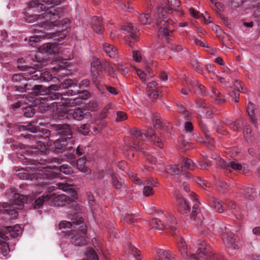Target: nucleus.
Here are the masks:
<instances>
[{
	"label": "nucleus",
	"mask_w": 260,
	"mask_h": 260,
	"mask_svg": "<svg viewBox=\"0 0 260 260\" xmlns=\"http://www.w3.org/2000/svg\"><path fill=\"white\" fill-rule=\"evenodd\" d=\"M78 94L76 99H86L89 93L85 90H81L77 82L67 79L62 82L60 86L52 84L48 87L47 91L40 96V101L42 103L51 102L53 100H61L62 103L72 105L76 104V99L66 98V95L73 96Z\"/></svg>",
	"instance_id": "2"
},
{
	"label": "nucleus",
	"mask_w": 260,
	"mask_h": 260,
	"mask_svg": "<svg viewBox=\"0 0 260 260\" xmlns=\"http://www.w3.org/2000/svg\"><path fill=\"white\" fill-rule=\"evenodd\" d=\"M245 211L239 208H237L235 211H233V214L238 220H242L244 217Z\"/></svg>",
	"instance_id": "53"
},
{
	"label": "nucleus",
	"mask_w": 260,
	"mask_h": 260,
	"mask_svg": "<svg viewBox=\"0 0 260 260\" xmlns=\"http://www.w3.org/2000/svg\"><path fill=\"white\" fill-rule=\"evenodd\" d=\"M86 259L85 260H99L95 251L92 248H88L86 251Z\"/></svg>",
	"instance_id": "40"
},
{
	"label": "nucleus",
	"mask_w": 260,
	"mask_h": 260,
	"mask_svg": "<svg viewBox=\"0 0 260 260\" xmlns=\"http://www.w3.org/2000/svg\"><path fill=\"white\" fill-rule=\"evenodd\" d=\"M101 60L99 59L94 60L91 63L92 71H96L98 67L100 66Z\"/></svg>",
	"instance_id": "61"
},
{
	"label": "nucleus",
	"mask_w": 260,
	"mask_h": 260,
	"mask_svg": "<svg viewBox=\"0 0 260 260\" xmlns=\"http://www.w3.org/2000/svg\"><path fill=\"white\" fill-rule=\"evenodd\" d=\"M240 92H243V88H241V91L240 89H231L229 91V94L232 98V101H234L235 102L237 103L239 102V98Z\"/></svg>",
	"instance_id": "43"
},
{
	"label": "nucleus",
	"mask_w": 260,
	"mask_h": 260,
	"mask_svg": "<svg viewBox=\"0 0 260 260\" xmlns=\"http://www.w3.org/2000/svg\"><path fill=\"white\" fill-rule=\"evenodd\" d=\"M211 96L214 99L215 103L217 104L222 105L226 102L224 95L216 88H212Z\"/></svg>",
	"instance_id": "29"
},
{
	"label": "nucleus",
	"mask_w": 260,
	"mask_h": 260,
	"mask_svg": "<svg viewBox=\"0 0 260 260\" xmlns=\"http://www.w3.org/2000/svg\"><path fill=\"white\" fill-rule=\"evenodd\" d=\"M52 126L53 129L61 138H65L68 140H72L73 133L70 125L68 124H54Z\"/></svg>",
	"instance_id": "17"
},
{
	"label": "nucleus",
	"mask_w": 260,
	"mask_h": 260,
	"mask_svg": "<svg viewBox=\"0 0 260 260\" xmlns=\"http://www.w3.org/2000/svg\"><path fill=\"white\" fill-rule=\"evenodd\" d=\"M196 88L197 89L194 91V92H197L198 93H202L204 95H206L205 88L204 85L199 84L198 82H197L196 84Z\"/></svg>",
	"instance_id": "60"
},
{
	"label": "nucleus",
	"mask_w": 260,
	"mask_h": 260,
	"mask_svg": "<svg viewBox=\"0 0 260 260\" xmlns=\"http://www.w3.org/2000/svg\"><path fill=\"white\" fill-rule=\"evenodd\" d=\"M137 73L143 82H145L146 81L147 76L143 71L138 69L137 70Z\"/></svg>",
	"instance_id": "63"
},
{
	"label": "nucleus",
	"mask_w": 260,
	"mask_h": 260,
	"mask_svg": "<svg viewBox=\"0 0 260 260\" xmlns=\"http://www.w3.org/2000/svg\"><path fill=\"white\" fill-rule=\"evenodd\" d=\"M178 203V211L183 215H187L190 211V206L181 194L176 195Z\"/></svg>",
	"instance_id": "20"
},
{
	"label": "nucleus",
	"mask_w": 260,
	"mask_h": 260,
	"mask_svg": "<svg viewBox=\"0 0 260 260\" xmlns=\"http://www.w3.org/2000/svg\"><path fill=\"white\" fill-rule=\"evenodd\" d=\"M191 66L193 69L199 73H202L203 68L201 63L196 60H192L191 62Z\"/></svg>",
	"instance_id": "50"
},
{
	"label": "nucleus",
	"mask_w": 260,
	"mask_h": 260,
	"mask_svg": "<svg viewBox=\"0 0 260 260\" xmlns=\"http://www.w3.org/2000/svg\"><path fill=\"white\" fill-rule=\"evenodd\" d=\"M59 170L61 172L66 174H70L73 172L72 168L67 164H63L60 166Z\"/></svg>",
	"instance_id": "55"
},
{
	"label": "nucleus",
	"mask_w": 260,
	"mask_h": 260,
	"mask_svg": "<svg viewBox=\"0 0 260 260\" xmlns=\"http://www.w3.org/2000/svg\"><path fill=\"white\" fill-rule=\"evenodd\" d=\"M79 87H80V89L81 90H83V88L85 87H87L89 85V81L88 79L83 80L80 83H78Z\"/></svg>",
	"instance_id": "64"
},
{
	"label": "nucleus",
	"mask_w": 260,
	"mask_h": 260,
	"mask_svg": "<svg viewBox=\"0 0 260 260\" xmlns=\"http://www.w3.org/2000/svg\"><path fill=\"white\" fill-rule=\"evenodd\" d=\"M25 160L23 161V164L26 165L30 162L31 166L28 168L32 170H36L37 171L31 174H28L25 172L23 168H21L16 171V175L20 179L27 180L30 178L31 180H36L39 181V184L43 185L47 184V180H50L54 177V173L47 167H42L41 164L37 162L34 160H30V159L25 157Z\"/></svg>",
	"instance_id": "6"
},
{
	"label": "nucleus",
	"mask_w": 260,
	"mask_h": 260,
	"mask_svg": "<svg viewBox=\"0 0 260 260\" xmlns=\"http://www.w3.org/2000/svg\"><path fill=\"white\" fill-rule=\"evenodd\" d=\"M222 238L225 245L227 247L232 249L237 248V237L233 233H229V231H228L224 234Z\"/></svg>",
	"instance_id": "23"
},
{
	"label": "nucleus",
	"mask_w": 260,
	"mask_h": 260,
	"mask_svg": "<svg viewBox=\"0 0 260 260\" xmlns=\"http://www.w3.org/2000/svg\"><path fill=\"white\" fill-rule=\"evenodd\" d=\"M34 31L36 35L29 37V44L32 45L34 43H37L40 41L41 39H45L47 37L45 32L42 30L34 29Z\"/></svg>",
	"instance_id": "28"
},
{
	"label": "nucleus",
	"mask_w": 260,
	"mask_h": 260,
	"mask_svg": "<svg viewBox=\"0 0 260 260\" xmlns=\"http://www.w3.org/2000/svg\"><path fill=\"white\" fill-rule=\"evenodd\" d=\"M22 233V230L19 225H15L14 226H9L3 228L0 231V253L3 256H7L9 252L10 248L6 241L9 240V236L13 238L17 237Z\"/></svg>",
	"instance_id": "13"
},
{
	"label": "nucleus",
	"mask_w": 260,
	"mask_h": 260,
	"mask_svg": "<svg viewBox=\"0 0 260 260\" xmlns=\"http://www.w3.org/2000/svg\"><path fill=\"white\" fill-rule=\"evenodd\" d=\"M68 116L69 120L73 119L80 121L84 118H88L90 116V113L87 112L85 109L78 108L69 110Z\"/></svg>",
	"instance_id": "18"
},
{
	"label": "nucleus",
	"mask_w": 260,
	"mask_h": 260,
	"mask_svg": "<svg viewBox=\"0 0 260 260\" xmlns=\"http://www.w3.org/2000/svg\"><path fill=\"white\" fill-rule=\"evenodd\" d=\"M143 194L146 197L151 196L153 194L154 191L152 187L150 186L145 185L143 188Z\"/></svg>",
	"instance_id": "58"
},
{
	"label": "nucleus",
	"mask_w": 260,
	"mask_h": 260,
	"mask_svg": "<svg viewBox=\"0 0 260 260\" xmlns=\"http://www.w3.org/2000/svg\"><path fill=\"white\" fill-rule=\"evenodd\" d=\"M130 133L132 135V146L137 151H140L145 153L144 148L142 147V145L143 144V141L146 140L153 143L160 148L164 147L162 140L154 134L152 128L146 132L145 130L141 131L134 128L131 130Z\"/></svg>",
	"instance_id": "9"
},
{
	"label": "nucleus",
	"mask_w": 260,
	"mask_h": 260,
	"mask_svg": "<svg viewBox=\"0 0 260 260\" xmlns=\"http://www.w3.org/2000/svg\"><path fill=\"white\" fill-rule=\"evenodd\" d=\"M103 47L105 52L110 57L115 58L118 56L117 49L113 45L105 43Z\"/></svg>",
	"instance_id": "31"
},
{
	"label": "nucleus",
	"mask_w": 260,
	"mask_h": 260,
	"mask_svg": "<svg viewBox=\"0 0 260 260\" xmlns=\"http://www.w3.org/2000/svg\"><path fill=\"white\" fill-rule=\"evenodd\" d=\"M39 109L41 112L51 110L53 112L54 118L58 119H69L68 112L67 106L71 105L62 103L61 100H53L51 102L42 103L40 101Z\"/></svg>",
	"instance_id": "12"
},
{
	"label": "nucleus",
	"mask_w": 260,
	"mask_h": 260,
	"mask_svg": "<svg viewBox=\"0 0 260 260\" xmlns=\"http://www.w3.org/2000/svg\"><path fill=\"white\" fill-rule=\"evenodd\" d=\"M217 165L226 172H231L232 170H242L243 168L242 165L236 160L226 161L222 158H220L217 161Z\"/></svg>",
	"instance_id": "16"
},
{
	"label": "nucleus",
	"mask_w": 260,
	"mask_h": 260,
	"mask_svg": "<svg viewBox=\"0 0 260 260\" xmlns=\"http://www.w3.org/2000/svg\"><path fill=\"white\" fill-rule=\"evenodd\" d=\"M78 131L83 135H86L89 132V125L88 124H84L78 127Z\"/></svg>",
	"instance_id": "57"
},
{
	"label": "nucleus",
	"mask_w": 260,
	"mask_h": 260,
	"mask_svg": "<svg viewBox=\"0 0 260 260\" xmlns=\"http://www.w3.org/2000/svg\"><path fill=\"white\" fill-rule=\"evenodd\" d=\"M57 185L59 189L68 192L71 196L74 197L77 195L74 188L72 187L71 184L59 182L57 183Z\"/></svg>",
	"instance_id": "35"
},
{
	"label": "nucleus",
	"mask_w": 260,
	"mask_h": 260,
	"mask_svg": "<svg viewBox=\"0 0 260 260\" xmlns=\"http://www.w3.org/2000/svg\"><path fill=\"white\" fill-rule=\"evenodd\" d=\"M92 80H93L94 84H95L98 83V82L101 81V79L100 78L99 72L98 71H92Z\"/></svg>",
	"instance_id": "62"
},
{
	"label": "nucleus",
	"mask_w": 260,
	"mask_h": 260,
	"mask_svg": "<svg viewBox=\"0 0 260 260\" xmlns=\"http://www.w3.org/2000/svg\"><path fill=\"white\" fill-rule=\"evenodd\" d=\"M112 184L116 189H120L122 186L123 181L118 179L115 175H112Z\"/></svg>",
	"instance_id": "46"
},
{
	"label": "nucleus",
	"mask_w": 260,
	"mask_h": 260,
	"mask_svg": "<svg viewBox=\"0 0 260 260\" xmlns=\"http://www.w3.org/2000/svg\"><path fill=\"white\" fill-rule=\"evenodd\" d=\"M63 0H32L28 5V9H32L34 12H44L39 15H35L28 17L26 20L28 22H32L33 20H36V23L34 25L41 26L42 28L49 29H53L54 27L59 28L60 26L57 22L59 18V12L56 10L53 6L48 7L50 4L57 5ZM69 22L68 19L63 20L61 22V28H57V31H62L66 30L67 26L66 25Z\"/></svg>",
	"instance_id": "1"
},
{
	"label": "nucleus",
	"mask_w": 260,
	"mask_h": 260,
	"mask_svg": "<svg viewBox=\"0 0 260 260\" xmlns=\"http://www.w3.org/2000/svg\"><path fill=\"white\" fill-rule=\"evenodd\" d=\"M29 58L27 57L25 59L23 58H19L17 60V68L22 71L25 72L27 74L30 75L35 72V67L30 66L28 62Z\"/></svg>",
	"instance_id": "22"
},
{
	"label": "nucleus",
	"mask_w": 260,
	"mask_h": 260,
	"mask_svg": "<svg viewBox=\"0 0 260 260\" xmlns=\"http://www.w3.org/2000/svg\"><path fill=\"white\" fill-rule=\"evenodd\" d=\"M140 23L142 24H147L151 22V18L148 13H142L139 15L138 17Z\"/></svg>",
	"instance_id": "44"
},
{
	"label": "nucleus",
	"mask_w": 260,
	"mask_h": 260,
	"mask_svg": "<svg viewBox=\"0 0 260 260\" xmlns=\"http://www.w3.org/2000/svg\"><path fill=\"white\" fill-rule=\"evenodd\" d=\"M99 91L102 93H105L107 90V85L103 83L101 81L95 84Z\"/></svg>",
	"instance_id": "59"
},
{
	"label": "nucleus",
	"mask_w": 260,
	"mask_h": 260,
	"mask_svg": "<svg viewBox=\"0 0 260 260\" xmlns=\"http://www.w3.org/2000/svg\"><path fill=\"white\" fill-rule=\"evenodd\" d=\"M224 123L234 131H238L240 127L239 121L238 120L232 121L229 119H226L224 121Z\"/></svg>",
	"instance_id": "41"
},
{
	"label": "nucleus",
	"mask_w": 260,
	"mask_h": 260,
	"mask_svg": "<svg viewBox=\"0 0 260 260\" xmlns=\"http://www.w3.org/2000/svg\"><path fill=\"white\" fill-rule=\"evenodd\" d=\"M23 113L25 116L27 117H30L34 115L35 110L32 107L27 106L23 108Z\"/></svg>",
	"instance_id": "51"
},
{
	"label": "nucleus",
	"mask_w": 260,
	"mask_h": 260,
	"mask_svg": "<svg viewBox=\"0 0 260 260\" xmlns=\"http://www.w3.org/2000/svg\"><path fill=\"white\" fill-rule=\"evenodd\" d=\"M117 69L122 74H125L128 71L127 67L125 66L124 63L122 62H118L116 64H115Z\"/></svg>",
	"instance_id": "52"
},
{
	"label": "nucleus",
	"mask_w": 260,
	"mask_h": 260,
	"mask_svg": "<svg viewBox=\"0 0 260 260\" xmlns=\"http://www.w3.org/2000/svg\"><path fill=\"white\" fill-rule=\"evenodd\" d=\"M253 9L254 18L260 23V2L254 5Z\"/></svg>",
	"instance_id": "49"
},
{
	"label": "nucleus",
	"mask_w": 260,
	"mask_h": 260,
	"mask_svg": "<svg viewBox=\"0 0 260 260\" xmlns=\"http://www.w3.org/2000/svg\"><path fill=\"white\" fill-rule=\"evenodd\" d=\"M68 158L71 159V164L73 166H76L77 169L82 172H86L87 171V167L86 166V158L81 157L75 161V157L74 154L70 153L68 154Z\"/></svg>",
	"instance_id": "21"
},
{
	"label": "nucleus",
	"mask_w": 260,
	"mask_h": 260,
	"mask_svg": "<svg viewBox=\"0 0 260 260\" xmlns=\"http://www.w3.org/2000/svg\"><path fill=\"white\" fill-rule=\"evenodd\" d=\"M126 250L128 253L131 254L137 259H141V256L140 253V251L133 245L128 244V248Z\"/></svg>",
	"instance_id": "39"
},
{
	"label": "nucleus",
	"mask_w": 260,
	"mask_h": 260,
	"mask_svg": "<svg viewBox=\"0 0 260 260\" xmlns=\"http://www.w3.org/2000/svg\"><path fill=\"white\" fill-rule=\"evenodd\" d=\"M122 29L129 33V36L135 41H138L137 29H135L131 23H126L122 26Z\"/></svg>",
	"instance_id": "30"
},
{
	"label": "nucleus",
	"mask_w": 260,
	"mask_h": 260,
	"mask_svg": "<svg viewBox=\"0 0 260 260\" xmlns=\"http://www.w3.org/2000/svg\"><path fill=\"white\" fill-rule=\"evenodd\" d=\"M42 50L47 53L55 54L58 51L57 44L55 43H46L43 44Z\"/></svg>",
	"instance_id": "32"
},
{
	"label": "nucleus",
	"mask_w": 260,
	"mask_h": 260,
	"mask_svg": "<svg viewBox=\"0 0 260 260\" xmlns=\"http://www.w3.org/2000/svg\"><path fill=\"white\" fill-rule=\"evenodd\" d=\"M180 5V2L178 0H168L167 6L157 8L156 17L158 36H171L174 30V23L171 19H167V16L172 13L173 10L178 11Z\"/></svg>",
	"instance_id": "4"
},
{
	"label": "nucleus",
	"mask_w": 260,
	"mask_h": 260,
	"mask_svg": "<svg viewBox=\"0 0 260 260\" xmlns=\"http://www.w3.org/2000/svg\"><path fill=\"white\" fill-rule=\"evenodd\" d=\"M230 227V225L228 227H226L222 222L218 223L215 222L210 225L209 229L210 231H212L214 234L220 235L223 236L225 233L230 231L229 228Z\"/></svg>",
	"instance_id": "24"
},
{
	"label": "nucleus",
	"mask_w": 260,
	"mask_h": 260,
	"mask_svg": "<svg viewBox=\"0 0 260 260\" xmlns=\"http://www.w3.org/2000/svg\"><path fill=\"white\" fill-rule=\"evenodd\" d=\"M51 198L52 204L55 206H63L69 203L70 198L65 194H51L49 196Z\"/></svg>",
	"instance_id": "25"
},
{
	"label": "nucleus",
	"mask_w": 260,
	"mask_h": 260,
	"mask_svg": "<svg viewBox=\"0 0 260 260\" xmlns=\"http://www.w3.org/2000/svg\"><path fill=\"white\" fill-rule=\"evenodd\" d=\"M51 199V198L49 197V195H47L45 196H42L39 197L37 199L35 200L33 204L34 208L35 209H38L41 208L44 202L46 201H49Z\"/></svg>",
	"instance_id": "38"
},
{
	"label": "nucleus",
	"mask_w": 260,
	"mask_h": 260,
	"mask_svg": "<svg viewBox=\"0 0 260 260\" xmlns=\"http://www.w3.org/2000/svg\"><path fill=\"white\" fill-rule=\"evenodd\" d=\"M158 214L161 219L153 218L150 222L152 228L160 231L166 230L172 236L177 235L179 231L175 217L171 213L166 215L162 211L158 212Z\"/></svg>",
	"instance_id": "11"
},
{
	"label": "nucleus",
	"mask_w": 260,
	"mask_h": 260,
	"mask_svg": "<svg viewBox=\"0 0 260 260\" xmlns=\"http://www.w3.org/2000/svg\"><path fill=\"white\" fill-rule=\"evenodd\" d=\"M243 195L246 199L252 201L257 197V192L254 188L247 187L243 192Z\"/></svg>",
	"instance_id": "37"
},
{
	"label": "nucleus",
	"mask_w": 260,
	"mask_h": 260,
	"mask_svg": "<svg viewBox=\"0 0 260 260\" xmlns=\"http://www.w3.org/2000/svg\"><path fill=\"white\" fill-rule=\"evenodd\" d=\"M198 124L200 129L204 135L207 142L209 143H211V141H213V139L211 137L210 133L206 123H205L202 120H199Z\"/></svg>",
	"instance_id": "34"
},
{
	"label": "nucleus",
	"mask_w": 260,
	"mask_h": 260,
	"mask_svg": "<svg viewBox=\"0 0 260 260\" xmlns=\"http://www.w3.org/2000/svg\"><path fill=\"white\" fill-rule=\"evenodd\" d=\"M196 167L192 160L183 158L178 164L169 165L166 167L165 171L172 175H179L178 181L182 182V186L185 191H189L188 184L185 180L190 177L191 175L187 170H193Z\"/></svg>",
	"instance_id": "10"
},
{
	"label": "nucleus",
	"mask_w": 260,
	"mask_h": 260,
	"mask_svg": "<svg viewBox=\"0 0 260 260\" xmlns=\"http://www.w3.org/2000/svg\"><path fill=\"white\" fill-rule=\"evenodd\" d=\"M72 221H62L59 224V229L62 230L66 228H71L79 226L81 229L74 230L71 234V243L77 246H81L86 244V226L84 225L83 219L75 215L71 218Z\"/></svg>",
	"instance_id": "8"
},
{
	"label": "nucleus",
	"mask_w": 260,
	"mask_h": 260,
	"mask_svg": "<svg viewBox=\"0 0 260 260\" xmlns=\"http://www.w3.org/2000/svg\"><path fill=\"white\" fill-rule=\"evenodd\" d=\"M91 26L93 31L98 34L104 31L103 20L99 17L93 16L91 19Z\"/></svg>",
	"instance_id": "27"
},
{
	"label": "nucleus",
	"mask_w": 260,
	"mask_h": 260,
	"mask_svg": "<svg viewBox=\"0 0 260 260\" xmlns=\"http://www.w3.org/2000/svg\"><path fill=\"white\" fill-rule=\"evenodd\" d=\"M198 245L199 247L197 253L189 255L185 241L182 238H180L177 242L178 249L185 260H201L200 258L203 256L205 257L206 260H226L221 254L212 252L211 247L205 242H201L198 243Z\"/></svg>",
	"instance_id": "5"
},
{
	"label": "nucleus",
	"mask_w": 260,
	"mask_h": 260,
	"mask_svg": "<svg viewBox=\"0 0 260 260\" xmlns=\"http://www.w3.org/2000/svg\"><path fill=\"white\" fill-rule=\"evenodd\" d=\"M155 260H174V256L170 250L156 248Z\"/></svg>",
	"instance_id": "26"
},
{
	"label": "nucleus",
	"mask_w": 260,
	"mask_h": 260,
	"mask_svg": "<svg viewBox=\"0 0 260 260\" xmlns=\"http://www.w3.org/2000/svg\"><path fill=\"white\" fill-rule=\"evenodd\" d=\"M26 200L24 196L18 193H15L13 195V199L11 200V205L7 203H3L4 213L10 215L11 218L15 219L18 216V213L15 209L21 210L24 207V203Z\"/></svg>",
	"instance_id": "14"
},
{
	"label": "nucleus",
	"mask_w": 260,
	"mask_h": 260,
	"mask_svg": "<svg viewBox=\"0 0 260 260\" xmlns=\"http://www.w3.org/2000/svg\"><path fill=\"white\" fill-rule=\"evenodd\" d=\"M191 194L193 197L195 203L192 206V211L191 213V218L196 221L197 224H200L203 223L205 220V218L203 214L201 213L200 209L198 208L199 202L198 201V199L196 198L195 194L193 192L191 193Z\"/></svg>",
	"instance_id": "19"
},
{
	"label": "nucleus",
	"mask_w": 260,
	"mask_h": 260,
	"mask_svg": "<svg viewBox=\"0 0 260 260\" xmlns=\"http://www.w3.org/2000/svg\"><path fill=\"white\" fill-rule=\"evenodd\" d=\"M27 129L34 133L27 134L25 138L34 141L36 145L30 146L29 150H27L29 155H39L45 154L47 152V148L44 142L40 140V139H46L50 135V131L46 128H39L34 124V122H31L27 126Z\"/></svg>",
	"instance_id": "7"
},
{
	"label": "nucleus",
	"mask_w": 260,
	"mask_h": 260,
	"mask_svg": "<svg viewBox=\"0 0 260 260\" xmlns=\"http://www.w3.org/2000/svg\"><path fill=\"white\" fill-rule=\"evenodd\" d=\"M136 217H137L136 214H127L124 216L123 219L128 224H133L136 222L137 219L136 218Z\"/></svg>",
	"instance_id": "48"
},
{
	"label": "nucleus",
	"mask_w": 260,
	"mask_h": 260,
	"mask_svg": "<svg viewBox=\"0 0 260 260\" xmlns=\"http://www.w3.org/2000/svg\"><path fill=\"white\" fill-rule=\"evenodd\" d=\"M117 117L116 121L117 122H120L126 120L127 118V116L126 113L123 111H118L116 113Z\"/></svg>",
	"instance_id": "56"
},
{
	"label": "nucleus",
	"mask_w": 260,
	"mask_h": 260,
	"mask_svg": "<svg viewBox=\"0 0 260 260\" xmlns=\"http://www.w3.org/2000/svg\"><path fill=\"white\" fill-rule=\"evenodd\" d=\"M210 204L212 208L215 211L219 213H223L224 211L223 207L221 204V201L214 197H211L210 199Z\"/></svg>",
	"instance_id": "33"
},
{
	"label": "nucleus",
	"mask_w": 260,
	"mask_h": 260,
	"mask_svg": "<svg viewBox=\"0 0 260 260\" xmlns=\"http://www.w3.org/2000/svg\"><path fill=\"white\" fill-rule=\"evenodd\" d=\"M74 141L70 140L65 138L56 140L54 142L52 149L56 153H62L66 151H71L73 148Z\"/></svg>",
	"instance_id": "15"
},
{
	"label": "nucleus",
	"mask_w": 260,
	"mask_h": 260,
	"mask_svg": "<svg viewBox=\"0 0 260 260\" xmlns=\"http://www.w3.org/2000/svg\"><path fill=\"white\" fill-rule=\"evenodd\" d=\"M114 107V105L112 103H109L106 105L100 113V118L102 119L107 118L108 115L109 111L111 109H113Z\"/></svg>",
	"instance_id": "42"
},
{
	"label": "nucleus",
	"mask_w": 260,
	"mask_h": 260,
	"mask_svg": "<svg viewBox=\"0 0 260 260\" xmlns=\"http://www.w3.org/2000/svg\"><path fill=\"white\" fill-rule=\"evenodd\" d=\"M246 110L247 112V113L248 114V116L252 122L253 124L255 125V126H256V120L255 118V116L254 115V105L253 104H252L251 102H249L246 108Z\"/></svg>",
	"instance_id": "36"
},
{
	"label": "nucleus",
	"mask_w": 260,
	"mask_h": 260,
	"mask_svg": "<svg viewBox=\"0 0 260 260\" xmlns=\"http://www.w3.org/2000/svg\"><path fill=\"white\" fill-rule=\"evenodd\" d=\"M185 82L188 89L191 92H194L195 90L194 89L196 88V84L198 82L196 80L193 81L190 78L188 77L185 80Z\"/></svg>",
	"instance_id": "47"
},
{
	"label": "nucleus",
	"mask_w": 260,
	"mask_h": 260,
	"mask_svg": "<svg viewBox=\"0 0 260 260\" xmlns=\"http://www.w3.org/2000/svg\"><path fill=\"white\" fill-rule=\"evenodd\" d=\"M146 92L147 95L152 100H155L158 97V91L157 89L146 90Z\"/></svg>",
	"instance_id": "54"
},
{
	"label": "nucleus",
	"mask_w": 260,
	"mask_h": 260,
	"mask_svg": "<svg viewBox=\"0 0 260 260\" xmlns=\"http://www.w3.org/2000/svg\"><path fill=\"white\" fill-rule=\"evenodd\" d=\"M31 59L33 62L36 63L32 64L35 67V72L31 77L28 79L23 77L21 74H14L12 76L11 80L13 82L16 83L15 88L16 90L20 92H33L38 95V97L36 100L40 101V96L43 94H45L47 91L48 88L45 91H42L43 86L38 85L35 83V81H39V82H48L53 79L52 75L48 72H42V71L37 70L41 66L39 64V60L38 59L37 55L36 54L31 55Z\"/></svg>",
	"instance_id": "3"
},
{
	"label": "nucleus",
	"mask_w": 260,
	"mask_h": 260,
	"mask_svg": "<svg viewBox=\"0 0 260 260\" xmlns=\"http://www.w3.org/2000/svg\"><path fill=\"white\" fill-rule=\"evenodd\" d=\"M212 164L211 161L208 159L207 156L203 157V160L199 162V166L200 169L205 170L208 167L211 166Z\"/></svg>",
	"instance_id": "45"
}]
</instances>
